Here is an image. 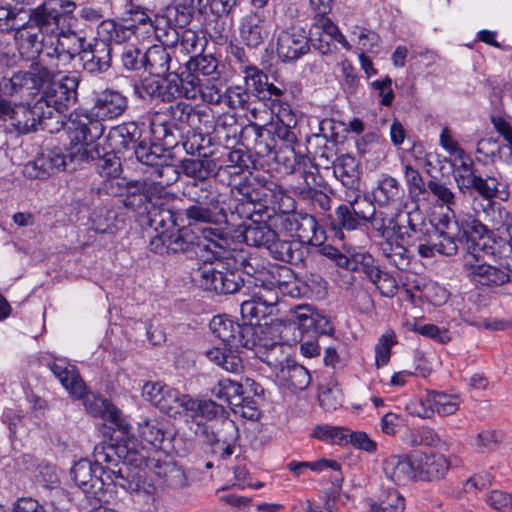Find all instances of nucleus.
Masks as SVG:
<instances>
[{
	"instance_id": "obj_19",
	"label": "nucleus",
	"mask_w": 512,
	"mask_h": 512,
	"mask_svg": "<svg viewBox=\"0 0 512 512\" xmlns=\"http://www.w3.org/2000/svg\"><path fill=\"white\" fill-rule=\"evenodd\" d=\"M14 40L22 58L32 60L37 57L36 62H46L42 60V54L51 36L31 23L29 19L14 28Z\"/></svg>"
},
{
	"instance_id": "obj_14",
	"label": "nucleus",
	"mask_w": 512,
	"mask_h": 512,
	"mask_svg": "<svg viewBox=\"0 0 512 512\" xmlns=\"http://www.w3.org/2000/svg\"><path fill=\"white\" fill-rule=\"evenodd\" d=\"M69 140H71L69 138ZM73 142L70 141V148L55 146L43 151L33 161L28 162L23 169L26 177L31 179H46L51 175L64 170H73L74 163L82 161L70 160V154L73 150Z\"/></svg>"
},
{
	"instance_id": "obj_51",
	"label": "nucleus",
	"mask_w": 512,
	"mask_h": 512,
	"mask_svg": "<svg viewBox=\"0 0 512 512\" xmlns=\"http://www.w3.org/2000/svg\"><path fill=\"white\" fill-rule=\"evenodd\" d=\"M153 129L154 137L161 141V146H159L161 153L177 148L183 138V129L166 119L161 122L154 121Z\"/></svg>"
},
{
	"instance_id": "obj_5",
	"label": "nucleus",
	"mask_w": 512,
	"mask_h": 512,
	"mask_svg": "<svg viewBox=\"0 0 512 512\" xmlns=\"http://www.w3.org/2000/svg\"><path fill=\"white\" fill-rule=\"evenodd\" d=\"M451 466L440 453H425L420 450L406 455H393L383 463L385 474L396 484L410 481H439L444 479Z\"/></svg>"
},
{
	"instance_id": "obj_28",
	"label": "nucleus",
	"mask_w": 512,
	"mask_h": 512,
	"mask_svg": "<svg viewBox=\"0 0 512 512\" xmlns=\"http://www.w3.org/2000/svg\"><path fill=\"white\" fill-rule=\"evenodd\" d=\"M127 106L126 98L120 93L115 91H104L97 95L94 106L90 112L71 113L68 119L67 128L71 123L74 116H90L92 119L98 120L101 124V119H112L121 115Z\"/></svg>"
},
{
	"instance_id": "obj_48",
	"label": "nucleus",
	"mask_w": 512,
	"mask_h": 512,
	"mask_svg": "<svg viewBox=\"0 0 512 512\" xmlns=\"http://www.w3.org/2000/svg\"><path fill=\"white\" fill-rule=\"evenodd\" d=\"M368 512H404L405 499L396 489L382 491L377 500L366 499Z\"/></svg>"
},
{
	"instance_id": "obj_24",
	"label": "nucleus",
	"mask_w": 512,
	"mask_h": 512,
	"mask_svg": "<svg viewBox=\"0 0 512 512\" xmlns=\"http://www.w3.org/2000/svg\"><path fill=\"white\" fill-rule=\"evenodd\" d=\"M284 227L294 230L300 245L321 246L325 239V230L313 215L307 213L291 214L283 222Z\"/></svg>"
},
{
	"instance_id": "obj_22",
	"label": "nucleus",
	"mask_w": 512,
	"mask_h": 512,
	"mask_svg": "<svg viewBox=\"0 0 512 512\" xmlns=\"http://www.w3.org/2000/svg\"><path fill=\"white\" fill-rule=\"evenodd\" d=\"M245 86L250 95H254L259 101L268 106H274L279 97L286 93L285 89L269 82L268 75L254 65H246L243 70Z\"/></svg>"
},
{
	"instance_id": "obj_53",
	"label": "nucleus",
	"mask_w": 512,
	"mask_h": 512,
	"mask_svg": "<svg viewBox=\"0 0 512 512\" xmlns=\"http://www.w3.org/2000/svg\"><path fill=\"white\" fill-rule=\"evenodd\" d=\"M251 127L255 135L254 145L252 147L254 157L271 158L278 148V145L277 140L274 139L270 129L265 126L258 125L257 123H253Z\"/></svg>"
},
{
	"instance_id": "obj_26",
	"label": "nucleus",
	"mask_w": 512,
	"mask_h": 512,
	"mask_svg": "<svg viewBox=\"0 0 512 512\" xmlns=\"http://www.w3.org/2000/svg\"><path fill=\"white\" fill-rule=\"evenodd\" d=\"M188 225L209 224L219 226L228 223L227 205L222 199L206 204L189 205L184 210Z\"/></svg>"
},
{
	"instance_id": "obj_46",
	"label": "nucleus",
	"mask_w": 512,
	"mask_h": 512,
	"mask_svg": "<svg viewBox=\"0 0 512 512\" xmlns=\"http://www.w3.org/2000/svg\"><path fill=\"white\" fill-rule=\"evenodd\" d=\"M268 251L275 260L285 263L297 265L304 259L300 243L293 240H281L278 235L277 240L272 242Z\"/></svg>"
},
{
	"instance_id": "obj_25",
	"label": "nucleus",
	"mask_w": 512,
	"mask_h": 512,
	"mask_svg": "<svg viewBox=\"0 0 512 512\" xmlns=\"http://www.w3.org/2000/svg\"><path fill=\"white\" fill-rule=\"evenodd\" d=\"M223 429L227 435L219 437L213 430H207L203 426H198L196 436L204 439V442L210 447L212 455L222 461H226L234 453V448L239 438V430L233 421L225 422Z\"/></svg>"
},
{
	"instance_id": "obj_56",
	"label": "nucleus",
	"mask_w": 512,
	"mask_h": 512,
	"mask_svg": "<svg viewBox=\"0 0 512 512\" xmlns=\"http://www.w3.org/2000/svg\"><path fill=\"white\" fill-rule=\"evenodd\" d=\"M348 271L363 272L372 281L379 277L381 269L374 257L368 252H355L351 254Z\"/></svg>"
},
{
	"instance_id": "obj_62",
	"label": "nucleus",
	"mask_w": 512,
	"mask_h": 512,
	"mask_svg": "<svg viewBox=\"0 0 512 512\" xmlns=\"http://www.w3.org/2000/svg\"><path fill=\"white\" fill-rule=\"evenodd\" d=\"M217 66L218 61L212 55H197L191 57L187 62L188 70L204 76H210L216 73Z\"/></svg>"
},
{
	"instance_id": "obj_60",
	"label": "nucleus",
	"mask_w": 512,
	"mask_h": 512,
	"mask_svg": "<svg viewBox=\"0 0 512 512\" xmlns=\"http://www.w3.org/2000/svg\"><path fill=\"white\" fill-rule=\"evenodd\" d=\"M407 223V227L400 226L398 224L393 226L394 232L398 233V238L407 244H414L416 241H422V238L426 237L427 233H430L429 229L424 230V225L412 223L409 214L407 215Z\"/></svg>"
},
{
	"instance_id": "obj_35",
	"label": "nucleus",
	"mask_w": 512,
	"mask_h": 512,
	"mask_svg": "<svg viewBox=\"0 0 512 512\" xmlns=\"http://www.w3.org/2000/svg\"><path fill=\"white\" fill-rule=\"evenodd\" d=\"M360 215L355 212V208L352 205H339L334 211V218L331 222V227L335 231V237L344 240V231H367L368 228L360 220L365 217V214L361 213Z\"/></svg>"
},
{
	"instance_id": "obj_55",
	"label": "nucleus",
	"mask_w": 512,
	"mask_h": 512,
	"mask_svg": "<svg viewBox=\"0 0 512 512\" xmlns=\"http://www.w3.org/2000/svg\"><path fill=\"white\" fill-rule=\"evenodd\" d=\"M447 230H451L450 223L446 225ZM431 240L436 241L437 252L443 255L452 256L458 250V230L455 233L450 231H440L437 227H432L430 233L426 234Z\"/></svg>"
},
{
	"instance_id": "obj_63",
	"label": "nucleus",
	"mask_w": 512,
	"mask_h": 512,
	"mask_svg": "<svg viewBox=\"0 0 512 512\" xmlns=\"http://www.w3.org/2000/svg\"><path fill=\"white\" fill-rule=\"evenodd\" d=\"M396 335L394 332L383 334L375 346V361L377 367L386 365L391 356V347L396 344Z\"/></svg>"
},
{
	"instance_id": "obj_11",
	"label": "nucleus",
	"mask_w": 512,
	"mask_h": 512,
	"mask_svg": "<svg viewBox=\"0 0 512 512\" xmlns=\"http://www.w3.org/2000/svg\"><path fill=\"white\" fill-rule=\"evenodd\" d=\"M209 327L213 335L220 339L224 347L238 349H253L260 344L257 327L251 324H240L227 315L214 316Z\"/></svg>"
},
{
	"instance_id": "obj_23",
	"label": "nucleus",
	"mask_w": 512,
	"mask_h": 512,
	"mask_svg": "<svg viewBox=\"0 0 512 512\" xmlns=\"http://www.w3.org/2000/svg\"><path fill=\"white\" fill-rule=\"evenodd\" d=\"M454 226L458 230L459 243L466 244L467 250L474 257H478L479 251L484 250L490 238L487 226L472 215L456 218Z\"/></svg>"
},
{
	"instance_id": "obj_20",
	"label": "nucleus",
	"mask_w": 512,
	"mask_h": 512,
	"mask_svg": "<svg viewBox=\"0 0 512 512\" xmlns=\"http://www.w3.org/2000/svg\"><path fill=\"white\" fill-rule=\"evenodd\" d=\"M75 4L70 0H45L40 6L31 10L29 20L49 36L57 33L65 14L71 13Z\"/></svg>"
},
{
	"instance_id": "obj_29",
	"label": "nucleus",
	"mask_w": 512,
	"mask_h": 512,
	"mask_svg": "<svg viewBox=\"0 0 512 512\" xmlns=\"http://www.w3.org/2000/svg\"><path fill=\"white\" fill-rule=\"evenodd\" d=\"M459 409V397L440 391H427L426 397L420 399L419 408L413 412L422 418L431 417L434 412L440 416H450Z\"/></svg>"
},
{
	"instance_id": "obj_39",
	"label": "nucleus",
	"mask_w": 512,
	"mask_h": 512,
	"mask_svg": "<svg viewBox=\"0 0 512 512\" xmlns=\"http://www.w3.org/2000/svg\"><path fill=\"white\" fill-rule=\"evenodd\" d=\"M466 271L470 279L476 284L496 287L510 281V276L505 271L488 264H466Z\"/></svg>"
},
{
	"instance_id": "obj_17",
	"label": "nucleus",
	"mask_w": 512,
	"mask_h": 512,
	"mask_svg": "<svg viewBox=\"0 0 512 512\" xmlns=\"http://www.w3.org/2000/svg\"><path fill=\"white\" fill-rule=\"evenodd\" d=\"M219 261L216 266L203 267L200 271L199 286L216 295H228L237 293L244 285V280L234 270L224 266Z\"/></svg>"
},
{
	"instance_id": "obj_21",
	"label": "nucleus",
	"mask_w": 512,
	"mask_h": 512,
	"mask_svg": "<svg viewBox=\"0 0 512 512\" xmlns=\"http://www.w3.org/2000/svg\"><path fill=\"white\" fill-rule=\"evenodd\" d=\"M154 121L146 123L145 121H130V144H133L135 162L152 163L158 159V151H161L159 145L151 142V135H154Z\"/></svg>"
},
{
	"instance_id": "obj_33",
	"label": "nucleus",
	"mask_w": 512,
	"mask_h": 512,
	"mask_svg": "<svg viewBox=\"0 0 512 512\" xmlns=\"http://www.w3.org/2000/svg\"><path fill=\"white\" fill-rule=\"evenodd\" d=\"M333 172L346 189L353 193L360 192L362 170L360 162L354 156L345 154L338 157Z\"/></svg>"
},
{
	"instance_id": "obj_42",
	"label": "nucleus",
	"mask_w": 512,
	"mask_h": 512,
	"mask_svg": "<svg viewBox=\"0 0 512 512\" xmlns=\"http://www.w3.org/2000/svg\"><path fill=\"white\" fill-rule=\"evenodd\" d=\"M182 194L190 205L206 204L222 198L215 185L208 181H187Z\"/></svg>"
},
{
	"instance_id": "obj_13",
	"label": "nucleus",
	"mask_w": 512,
	"mask_h": 512,
	"mask_svg": "<svg viewBox=\"0 0 512 512\" xmlns=\"http://www.w3.org/2000/svg\"><path fill=\"white\" fill-rule=\"evenodd\" d=\"M57 71L47 62H33L29 71L4 76L0 81V96L13 95L26 91L27 95L36 94L45 83L51 81Z\"/></svg>"
},
{
	"instance_id": "obj_58",
	"label": "nucleus",
	"mask_w": 512,
	"mask_h": 512,
	"mask_svg": "<svg viewBox=\"0 0 512 512\" xmlns=\"http://www.w3.org/2000/svg\"><path fill=\"white\" fill-rule=\"evenodd\" d=\"M234 262L237 265V269L242 270L246 275L254 277L255 280L261 282L264 281L262 276L265 273V267L258 256L240 252L234 257Z\"/></svg>"
},
{
	"instance_id": "obj_47",
	"label": "nucleus",
	"mask_w": 512,
	"mask_h": 512,
	"mask_svg": "<svg viewBox=\"0 0 512 512\" xmlns=\"http://www.w3.org/2000/svg\"><path fill=\"white\" fill-rule=\"evenodd\" d=\"M225 170L230 175L252 174L257 169V161L250 151L242 149H233L227 153Z\"/></svg>"
},
{
	"instance_id": "obj_54",
	"label": "nucleus",
	"mask_w": 512,
	"mask_h": 512,
	"mask_svg": "<svg viewBox=\"0 0 512 512\" xmlns=\"http://www.w3.org/2000/svg\"><path fill=\"white\" fill-rule=\"evenodd\" d=\"M212 394L220 401H223L230 407H238L243 399L242 382L231 379H221L217 385L212 389Z\"/></svg>"
},
{
	"instance_id": "obj_61",
	"label": "nucleus",
	"mask_w": 512,
	"mask_h": 512,
	"mask_svg": "<svg viewBox=\"0 0 512 512\" xmlns=\"http://www.w3.org/2000/svg\"><path fill=\"white\" fill-rule=\"evenodd\" d=\"M274 106H268L272 114H275L277 121L273 122L276 125L285 126L287 128L294 129L297 125V117L292 111L290 105L282 100V97L275 101Z\"/></svg>"
},
{
	"instance_id": "obj_52",
	"label": "nucleus",
	"mask_w": 512,
	"mask_h": 512,
	"mask_svg": "<svg viewBox=\"0 0 512 512\" xmlns=\"http://www.w3.org/2000/svg\"><path fill=\"white\" fill-rule=\"evenodd\" d=\"M241 349L237 351L233 348L224 347L213 348L207 351V357L221 366L224 370L232 373H239L243 369V361L239 356Z\"/></svg>"
},
{
	"instance_id": "obj_50",
	"label": "nucleus",
	"mask_w": 512,
	"mask_h": 512,
	"mask_svg": "<svg viewBox=\"0 0 512 512\" xmlns=\"http://www.w3.org/2000/svg\"><path fill=\"white\" fill-rule=\"evenodd\" d=\"M194 0H174L165 9L168 24L180 29L186 28L194 16Z\"/></svg>"
},
{
	"instance_id": "obj_3",
	"label": "nucleus",
	"mask_w": 512,
	"mask_h": 512,
	"mask_svg": "<svg viewBox=\"0 0 512 512\" xmlns=\"http://www.w3.org/2000/svg\"><path fill=\"white\" fill-rule=\"evenodd\" d=\"M104 130V125L90 116H74L68 127V137L74 144L70 160H97L98 173L101 177L110 180L121 175L122 163L113 152L102 155L97 141L102 137Z\"/></svg>"
},
{
	"instance_id": "obj_1",
	"label": "nucleus",
	"mask_w": 512,
	"mask_h": 512,
	"mask_svg": "<svg viewBox=\"0 0 512 512\" xmlns=\"http://www.w3.org/2000/svg\"><path fill=\"white\" fill-rule=\"evenodd\" d=\"M130 427V496L133 502L143 501L152 504L155 501L156 480L162 476L171 487H182L185 483L183 471L175 466L162 465L151 458L150 448H162L171 440L167 438L163 424L155 418H143L137 422L135 431Z\"/></svg>"
},
{
	"instance_id": "obj_15",
	"label": "nucleus",
	"mask_w": 512,
	"mask_h": 512,
	"mask_svg": "<svg viewBox=\"0 0 512 512\" xmlns=\"http://www.w3.org/2000/svg\"><path fill=\"white\" fill-rule=\"evenodd\" d=\"M84 44L85 39L74 31L55 33L43 50L42 60L47 61L58 72L76 56L81 58Z\"/></svg>"
},
{
	"instance_id": "obj_27",
	"label": "nucleus",
	"mask_w": 512,
	"mask_h": 512,
	"mask_svg": "<svg viewBox=\"0 0 512 512\" xmlns=\"http://www.w3.org/2000/svg\"><path fill=\"white\" fill-rule=\"evenodd\" d=\"M84 405L86 411L94 418L110 423V429L126 432L127 423L121 411L100 395L85 391Z\"/></svg>"
},
{
	"instance_id": "obj_43",
	"label": "nucleus",
	"mask_w": 512,
	"mask_h": 512,
	"mask_svg": "<svg viewBox=\"0 0 512 512\" xmlns=\"http://www.w3.org/2000/svg\"><path fill=\"white\" fill-rule=\"evenodd\" d=\"M280 374L288 388L303 391L311 383L309 371L293 359L285 360L281 365Z\"/></svg>"
},
{
	"instance_id": "obj_16",
	"label": "nucleus",
	"mask_w": 512,
	"mask_h": 512,
	"mask_svg": "<svg viewBox=\"0 0 512 512\" xmlns=\"http://www.w3.org/2000/svg\"><path fill=\"white\" fill-rule=\"evenodd\" d=\"M101 462L92 463L87 459H81L71 469V476L75 484L87 495L88 498L102 501L105 488L111 484L103 474L105 468L100 466Z\"/></svg>"
},
{
	"instance_id": "obj_59",
	"label": "nucleus",
	"mask_w": 512,
	"mask_h": 512,
	"mask_svg": "<svg viewBox=\"0 0 512 512\" xmlns=\"http://www.w3.org/2000/svg\"><path fill=\"white\" fill-rule=\"evenodd\" d=\"M250 93L246 86H229L224 92V104L231 109H248L250 104Z\"/></svg>"
},
{
	"instance_id": "obj_34",
	"label": "nucleus",
	"mask_w": 512,
	"mask_h": 512,
	"mask_svg": "<svg viewBox=\"0 0 512 512\" xmlns=\"http://www.w3.org/2000/svg\"><path fill=\"white\" fill-rule=\"evenodd\" d=\"M49 368L62 386L74 397L81 398L85 394V384L74 365L65 359H56Z\"/></svg>"
},
{
	"instance_id": "obj_2",
	"label": "nucleus",
	"mask_w": 512,
	"mask_h": 512,
	"mask_svg": "<svg viewBox=\"0 0 512 512\" xmlns=\"http://www.w3.org/2000/svg\"><path fill=\"white\" fill-rule=\"evenodd\" d=\"M177 226L176 213L163 205L147 201L145 195H130V233L138 239H149L150 251L159 255L193 254L199 236L190 228Z\"/></svg>"
},
{
	"instance_id": "obj_37",
	"label": "nucleus",
	"mask_w": 512,
	"mask_h": 512,
	"mask_svg": "<svg viewBox=\"0 0 512 512\" xmlns=\"http://www.w3.org/2000/svg\"><path fill=\"white\" fill-rule=\"evenodd\" d=\"M373 199L380 207L398 205L402 202L405 190L400 182L388 174H383L374 188Z\"/></svg>"
},
{
	"instance_id": "obj_12",
	"label": "nucleus",
	"mask_w": 512,
	"mask_h": 512,
	"mask_svg": "<svg viewBox=\"0 0 512 512\" xmlns=\"http://www.w3.org/2000/svg\"><path fill=\"white\" fill-rule=\"evenodd\" d=\"M157 161L152 163H139L145 166L143 170L145 177L142 180H130V195L132 199L138 195H145L147 201L152 202V195L156 192V180L165 186L174 184L180 175L179 167L167 162V157L161 151H158Z\"/></svg>"
},
{
	"instance_id": "obj_45",
	"label": "nucleus",
	"mask_w": 512,
	"mask_h": 512,
	"mask_svg": "<svg viewBox=\"0 0 512 512\" xmlns=\"http://www.w3.org/2000/svg\"><path fill=\"white\" fill-rule=\"evenodd\" d=\"M111 48L108 43H96L91 49H84L80 58L89 72H102L110 66Z\"/></svg>"
},
{
	"instance_id": "obj_36",
	"label": "nucleus",
	"mask_w": 512,
	"mask_h": 512,
	"mask_svg": "<svg viewBox=\"0 0 512 512\" xmlns=\"http://www.w3.org/2000/svg\"><path fill=\"white\" fill-rule=\"evenodd\" d=\"M254 217L252 216V219H250L251 223L240 225L243 228L242 236L244 241L249 246L269 250L272 242L277 240V232L266 221L262 220V217L259 219Z\"/></svg>"
},
{
	"instance_id": "obj_41",
	"label": "nucleus",
	"mask_w": 512,
	"mask_h": 512,
	"mask_svg": "<svg viewBox=\"0 0 512 512\" xmlns=\"http://www.w3.org/2000/svg\"><path fill=\"white\" fill-rule=\"evenodd\" d=\"M204 115L197 106L185 101H179L170 105L167 108L165 116L170 123L184 128V125L195 127L201 122V117Z\"/></svg>"
},
{
	"instance_id": "obj_9",
	"label": "nucleus",
	"mask_w": 512,
	"mask_h": 512,
	"mask_svg": "<svg viewBox=\"0 0 512 512\" xmlns=\"http://www.w3.org/2000/svg\"><path fill=\"white\" fill-rule=\"evenodd\" d=\"M78 83L76 76H65L60 81H51L37 99V102H41L42 110H51L49 123H53L54 131H58L63 124L62 114L75 103Z\"/></svg>"
},
{
	"instance_id": "obj_64",
	"label": "nucleus",
	"mask_w": 512,
	"mask_h": 512,
	"mask_svg": "<svg viewBox=\"0 0 512 512\" xmlns=\"http://www.w3.org/2000/svg\"><path fill=\"white\" fill-rule=\"evenodd\" d=\"M317 311L309 305L298 306L295 311V323L302 333L315 332Z\"/></svg>"
},
{
	"instance_id": "obj_31",
	"label": "nucleus",
	"mask_w": 512,
	"mask_h": 512,
	"mask_svg": "<svg viewBox=\"0 0 512 512\" xmlns=\"http://www.w3.org/2000/svg\"><path fill=\"white\" fill-rule=\"evenodd\" d=\"M276 298L267 299L260 293H254L250 299L244 300L240 305V313L244 322L257 327V334L262 332L261 320L266 319L273 312Z\"/></svg>"
},
{
	"instance_id": "obj_7",
	"label": "nucleus",
	"mask_w": 512,
	"mask_h": 512,
	"mask_svg": "<svg viewBox=\"0 0 512 512\" xmlns=\"http://www.w3.org/2000/svg\"><path fill=\"white\" fill-rule=\"evenodd\" d=\"M459 191L463 195L473 196L477 193L485 200L494 198L506 201L509 198L507 185L494 176L482 177L477 174L473 160L461 162L454 173Z\"/></svg>"
},
{
	"instance_id": "obj_4",
	"label": "nucleus",
	"mask_w": 512,
	"mask_h": 512,
	"mask_svg": "<svg viewBox=\"0 0 512 512\" xmlns=\"http://www.w3.org/2000/svg\"><path fill=\"white\" fill-rule=\"evenodd\" d=\"M130 49V86L134 95L142 100L160 94L162 84L158 79L170 69L171 56L164 47L157 45H132Z\"/></svg>"
},
{
	"instance_id": "obj_18",
	"label": "nucleus",
	"mask_w": 512,
	"mask_h": 512,
	"mask_svg": "<svg viewBox=\"0 0 512 512\" xmlns=\"http://www.w3.org/2000/svg\"><path fill=\"white\" fill-rule=\"evenodd\" d=\"M310 51L308 32L299 25H291L278 33L276 53L284 63H293Z\"/></svg>"
},
{
	"instance_id": "obj_6",
	"label": "nucleus",
	"mask_w": 512,
	"mask_h": 512,
	"mask_svg": "<svg viewBox=\"0 0 512 512\" xmlns=\"http://www.w3.org/2000/svg\"><path fill=\"white\" fill-rule=\"evenodd\" d=\"M256 183L247 179L240 181L236 190L241 195V200L236 203L234 211L240 218L252 219V216L261 218L262 213L270 209L273 198L277 196L279 184L266 177L257 176Z\"/></svg>"
},
{
	"instance_id": "obj_57",
	"label": "nucleus",
	"mask_w": 512,
	"mask_h": 512,
	"mask_svg": "<svg viewBox=\"0 0 512 512\" xmlns=\"http://www.w3.org/2000/svg\"><path fill=\"white\" fill-rule=\"evenodd\" d=\"M127 30L126 25L108 19L100 22L97 34L102 39L100 43L123 44L127 39Z\"/></svg>"
},
{
	"instance_id": "obj_32",
	"label": "nucleus",
	"mask_w": 512,
	"mask_h": 512,
	"mask_svg": "<svg viewBox=\"0 0 512 512\" xmlns=\"http://www.w3.org/2000/svg\"><path fill=\"white\" fill-rule=\"evenodd\" d=\"M240 38L249 48H258L270 35L269 21L259 14L247 15L240 25Z\"/></svg>"
},
{
	"instance_id": "obj_30",
	"label": "nucleus",
	"mask_w": 512,
	"mask_h": 512,
	"mask_svg": "<svg viewBox=\"0 0 512 512\" xmlns=\"http://www.w3.org/2000/svg\"><path fill=\"white\" fill-rule=\"evenodd\" d=\"M187 405L188 410L186 412L185 424L195 435L198 426H203L207 430H213L207 424V421L216 419L224 412V407L212 400L193 399L191 396Z\"/></svg>"
},
{
	"instance_id": "obj_49",
	"label": "nucleus",
	"mask_w": 512,
	"mask_h": 512,
	"mask_svg": "<svg viewBox=\"0 0 512 512\" xmlns=\"http://www.w3.org/2000/svg\"><path fill=\"white\" fill-rule=\"evenodd\" d=\"M169 89H174L179 96L186 99H195L197 94L202 92L201 80L196 72L187 69L180 75L175 74V78L169 80Z\"/></svg>"
},
{
	"instance_id": "obj_40",
	"label": "nucleus",
	"mask_w": 512,
	"mask_h": 512,
	"mask_svg": "<svg viewBox=\"0 0 512 512\" xmlns=\"http://www.w3.org/2000/svg\"><path fill=\"white\" fill-rule=\"evenodd\" d=\"M220 168L207 154L196 159L185 158L179 162V169L185 176L192 178L191 181H207L209 177L215 176Z\"/></svg>"
},
{
	"instance_id": "obj_10",
	"label": "nucleus",
	"mask_w": 512,
	"mask_h": 512,
	"mask_svg": "<svg viewBox=\"0 0 512 512\" xmlns=\"http://www.w3.org/2000/svg\"><path fill=\"white\" fill-rule=\"evenodd\" d=\"M121 432L124 437L119 442L96 447L94 451L95 461L107 464L103 474L107 479H110L116 493L118 488L126 493L128 485V428L126 432Z\"/></svg>"
},
{
	"instance_id": "obj_8",
	"label": "nucleus",
	"mask_w": 512,
	"mask_h": 512,
	"mask_svg": "<svg viewBox=\"0 0 512 512\" xmlns=\"http://www.w3.org/2000/svg\"><path fill=\"white\" fill-rule=\"evenodd\" d=\"M51 110H42L41 102L32 106L23 103L11 105L0 96V118L9 121L19 134H27L38 129L54 132L53 123H49Z\"/></svg>"
},
{
	"instance_id": "obj_38",
	"label": "nucleus",
	"mask_w": 512,
	"mask_h": 512,
	"mask_svg": "<svg viewBox=\"0 0 512 512\" xmlns=\"http://www.w3.org/2000/svg\"><path fill=\"white\" fill-rule=\"evenodd\" d=\"M190 396L182 394L177 389L166 387L154 405L162 413L172 418H186Z\"/></svg>"
},
{
	"instance_id": "obj_44",
	"label": "nucleus",
	"mask_w": 512,
	"mask_h": 512,
	"mask_svg": "<svg viewBox=\"0 0 512 512\" xmlns=\"http://www.w3.org/2000/svg\"><path fill=\"white\" fill-rule=\"evenodd\" d=\"M41 487L43 489L42 493V503L40 505H44V508L47 509V512H60L61 508L64 506V503L67 501V496L65 491L60 487L59 480L56 474H49V481L41 480Z\"/></svg>"
}]
</instances>
